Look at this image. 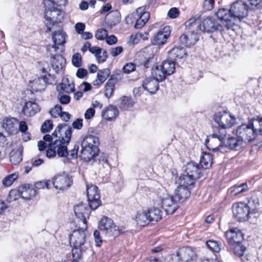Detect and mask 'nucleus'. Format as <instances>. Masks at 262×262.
Instances as JSON below:
<instances>
[{"instance_id": "obj_1", "label": "nucleus", "mask_w": 262, "mask_h": 262, "mask_svg": "<svg viewBox=\"0 0 262 262\" xmlns=\"http://www.w3.org/2000/svg\"><path fill=\"white\" fill-rule=\"evenodd\" d=\"M60 134L59 138H61L62 146L58 150V155L60 157H66L68 160L76 159L77 158L79 145L75 144L73 149L68 151L67 145L70 142L72 133V128L71 126L67 123L59 124L53 133V135L57 136V132Z\"/></svg>"}, {"instance_id": "obj_2", "label": "nucleus", "mask_w": 262, "mask_h": 262, "mask_svg": "<svg viewBox=\"0 0 262 262\" xmlns=\"http://www.w3.org/2000/svg\"><path fill=\"white\" fill-rule=\"evenodd\" d=\"M82 225L78 224V229L74 230L70 235V243L72 249V256L74 262H79L81 259V253L85 251L86 243V235L85 231L86 230L81 229Z\"/></svg>"}, {"instance_id": "obj_3", "label": "nucleus", "mask_w": 262, "mask_h": 262, "mask_svg": "<svg viewBox=\"0 0 262 262\" xmlns=\"http://www.w3.org/2000/svg\"><path fill=\"white\" fill-rule=\"evenodd\" d=\"M99 143L98 137L92 135L86 136L81 142L82 149L79 155L80 158L85 162L93 160L99 152Z\"/></svg>"}, {"instance_id": "obj_4", "label": "nucleus", "mask_w": 262, "mask_h": 262, "mask_svg": "<svg viewBox=\"0 0 262 262\" xmlns=\"http://www.w3.org/2000/svg\"><path fill=\"white\" fill-rule=\"evenodd\" d=\"M45 7L44 15L46 20L45 25L47 28V31H51L52 27L57 26L63 20L64 12L55 6Z\"/></svg>"}, {"instance_id": "obj_5", "label": "nucleus", "mask_w": 262, "mask_h": 262, "mask_svg": "<svg viewBox=\"0 0 262 262\" xmlns=\"http://www.w3.org/2000/svg\"><path fill=\"white\" fill-rule=\"evenodd\" d=\"M184 174L179 178L183 184L193 185L196 180L200 178L201 168L200 166L193 162H188L184 167Z\"/></svg>"}, {"instance_id": "obj_6", "label": "nucleus", "mask_w": 262, "mask_h": 262, "mask_svg": "<svg viewBox=\"0 0 262 262\" xmlns=\"http://www.w3.org/2000/svg\"><path fill=\"white\" fill-rule=\"evenodd\" d=\"M47 50L51 55V63L53 69L58 73L64 68L66 63L65 58L61 55L63 52V47L48 45Z\"/></svg>"}, {"instance_id": "obj_7", "label": "nucleus", "mask_w": 262, "mask_h": 262, "mask_svg": "<svg viewBox=\"0 0 262 262\" xmlns=\"http://www.w3.org/2000/svg\"><path fill=\"white\" fill-rule=\"evenodd\" d=\"M249 5L242 1L233 3L230 6L229 12L231 13L233 22L237 19L241 21L248 15Z\"/></svg>"}, {"instance_id": "obj_8", "label": "nucleus", "mask_w": 262, "mask_h": 262, "mask_svg": "<svg viewBox=\"0 0 262 262\" xmlns=\"http://www.w3.org/2000/svg\"><path fill=\"white\" fill-rule=\"evenodd\" d=\"M254 133L250 121L248 124H243L238 126L236 130L237 137L243 142H251L253 141L256 138Z\"/></svg>"}, {"instance_id": "obj_9", "label": "nucleus", "mask_w": 262, "mask_h": 262, "mask_svg": "<svg viewBox=\"0 0 262 262\" xmlns=\"http://www.w3.org/2000/svg\"><path fill=\"white\" fill-rule=\"evenodd\" d=\"M86 191L89 206L91 209L96 210L101 205L98 188L94 185H88Z\"/></svg>"}, {"instance_id": "obj_10", "label": "nucleus", "mask_w": 262, "mask_h": 262, "mask_svg": "<svg viewBox=\"0 0 262 262\" xmlns=\"http://www.w3.org/2000/svg\"><path fill=\"white\" fill-rule=\"evenodd\" d=\"M232 212L234 216L239 222H244L248 220L251 214H252L250 209L247 206L246 203L242 202L233 204Z\"/></svg>"}, {"instance_id": "obj_11", "label": "nucleus", "mask_w": 262, "mask_h": 262, "mask_svg": "<svg viewBox=\"0 0 262 262\" xmlns=\"http://www.w3.org/2000/svg\"><path fill=\"white\" fill-rule=\"evenodd\" d=\"M214 120L223 128H229L235 122V118L226 112H220L214 116Z\"/></svg>"}, {"instance_id": "obj_12", "label": "nucleus", "mask_w": 262, "mask_h": 262, "mask_svg": "<svg viewBox=\"0 0 262 262\" xmlns=\"http://www.w3.org/2000/svg\"><path fill=\"white\" fill-rule=\"evenodd\" d=\"M225 129L221 127L219 129V134H213L206 140L205 145L209 150L213 151L219 150V146L214 147L212 145L215 141H217L219 143V146H223V143L225 141L227 134Z\"/></svg>"}, {"instance_id": "obj_13", "label": "nucleus", "mask_w": 262, "mask_h": 262, "mask_svg": "<svg viewBox=\"0 0 262 262\" xmlns=\"http://www.w3.org/2000/svg\"><path fill=\"white\" fill-rule=\"evenodd\" d=\"M222 28V25L216 18L209 16L203 19L200 22L198 30L209 33L221 30Z\"/></svg>"}, {"instance_id": "obj_14", "label": "nucleus", "mask_w": 262, "mask_h": 262, "mask_svg": "<svg viewBox=\"0 0 262 262\" xmlns=\"http://www.w3.org/2000/svg\"><path fill=\"white\" fill-rule=\"evenodd\" d=\"M74 212L79 222L81 223V229H87L86 218H89L90 213V209L86 204L80 203L74 207Z\"/></svg>"}, {"instance_id": "obj_15", "label": "nucleus", "mask_w": 262, "mask_h": 262, "mask_svg": "<svg viewBox=\"0 0 262 262\" xmlns=\"http://www.w3.org/2000/svg\"><path fill=\"white\" fill-rule=\"evenodd\" d=\"M216 14L218 18L222 21V25L227 30H233V27L235 26L236 22H233V19L232 18L229 9L225 8L220 9Z\"/></svg>"}, {"instance_id": "obj_16", "label": "nucleus", "mask_w": 262, "mask_h": 262, "mask_svg": "<svg viewBox=\"0 0 262 262\" xmlns=\"http://www.w3.org/2000/svg\"><path fill=\"white\" fill-rule=\"evenodd\" d=\"M54 187L60 190L68 188L72 184V180L64 173L55 176L52 181Z\"/></svg>"}, {"instance_id": "obj_17", "label": "nucleus", "mask_w": 262, "mask_h": 262, "mask_svg": "<svg viewBox=\"0 0 262 262\" xmlns=\"http://www.w3.org/2000/svg\"><path fill=\"white\" fill-rule=\"evenodd\" d=\"M225 236L229 245L241 243L244 239L242 232L236 228L230 229L226 231Z\"/></svg>"}, {"instance_id": "obj_18", "label": "nucleus", "mask_w": 262, "mask_h": 262, "mask_svg": "<svg viewBox=\"0 0 262 262\" xmlns=\"http://www.w3.org/2000/svg\"><path fill=\"white\" fill-rule=\"evenodd\" d=\"M170 33L169 26H165L162 29L155 34L151 41L154 45H161L164 44Z\"/></svg>"}, {"instance_id": "obj_19", "label": "nucleus", "mask_w": 262, "mask_h": 262, "mask_svg": "<svg viewBox=\"0 0 262 262\" xmlns=\"http://www.w3.org/2000/svg\"><path fill=\"white\" fill-rule=\"evenodd\" d=\"M161 201L163 208L167 214H172L177 210L179 202L174 196L167 195Z\"/></svg>"}, {"instance_id": "obj_20", "label": "nucleus", "mask_w": 262, "mask_h": 262, "mask_svg": "<svg viewBox=\"0 0 262 262\" xmlns=\"http://www.w3.org/2000/svg\"><path fill=\"white\" fill-rule=\"evenodd\" d=\"M179 180L180 185L175 190L174 196L179 202H182L190 196V191L188 187L192 185L183 184L181 183V179H179Z\"/></svg>"}, {"instance_id": "obj_21", "label": "nucleus", "mask_w": 262, "mask_h": 262, "mask_svg": "<svg viewBox=\"0 0 262 262\" xmlns=\"http://www.w3.org/2000/svg\"><path fill=\"white\" fill-rule=\"evenodd\" d=\"M199 30H191V32L187 34H183L179 38L180 42L181 44L190 47L194 45L199 40L198 36Z\"/></svg>"}, {"instance_id": "obj_22", "label": "nucleus", "mask_w": 262, "mask_h": 262, "mask_svg": "<svg viewBox=\"0 0 262 262\" xmlns=\"http://www.w3.org/2000/svg\"><path fill=\"white\" fill-rule=\"evenodd\" d=\"M179 259L183 261L193 260L196 257L195 252L190 247H183L177 253Z\"/></svg>"}, {"instance_id": "obj_23", "label": "nucleus", "mask_w": 262, "mask_h": 262, "mask_svg": "<svg viewBox=\"0 0 262 262\" xmlns=\"http://www.w3.org/2000/svg\"><path fill=\"white\" fill-rule=\"evenodd\" d=\"M40 111V107L35 101H29L23 106L21 113L27 117L34 116Z\"/></svg>"}, {"instance_id": "obj_24", "label": "nucleus", "mask_w": 262, "mask_h": 262, "mask_svg": "<svg viewBox=\"0 0 262 262\" xmlns=\"http://www.w3.org/2000/svg\"><path fill=\"white\" fill-rule=\"evenodd\" d=\"M18 120L14 118H6L3 120V126L9 134H15L18 132Z\"/></svg>"}, {"instance_id": "obj_25", "label": "nucleus", "mask_w": 262, "mask_h": 262, "mask_svg": "<svg viewBox=\"0 0 262 262\" xmlns=\"http://www.w3.org/2000/svg\"><path fill=\"white\" fill-rule=\"evenodd\" d=\"M142 86L151 94H154L159 90V82L154 77H149L143 81Z\"/></svg>"}, {"instance_id": "obj_26", "label": "nucleus", "mask_w": 262, "mask_h": 262, "mask_svg": "<svg viewBox=\"0 0 262 262\" xmlns=\"http://www.w3.org/2000/svg\"><path fill=\"white\" fill-rule=\"evenodd\" d=\"M75 89L74 84L73 82H70L68 78H63L62 82L59 83L56 86L57 92L60 94L71 93Z\"/></svg>"}, {"instance_id": "obj_27", "label": "nucleus", "mask_w": 262, "mask_h": 262, "mask_svg": "<svg viewBox=\"0 0 262 262\" xmlns=\"http://www.w3.org/2000/svg\"><path fill=\"white\" fill-rule=\"evenodd\" d=\"M169 58L174 60L185 59L187 53L184 48L182 47H174L168 53Z\"/></svg>"}, {"instance_id": "obj_28", "label": "nucleus", "mask_w": 262, "mask_h": 262, "mask_svg": "<svg viewBox=\"0 0 262 262\" xmlns=\"http://www.w3.org/2000/svg\"><path fill=\"white\" fill-rule=\"evenodd\" d=\"M62 141L61 138L59 139H55L53 142L50 143L48 146V149L46 151V156L48 158L55 157L56 154L58 155V150L60 146H62Z\"/></svg>"}, {"instance_id": "obj_29", "label": "nucleus", "mask_w": 262, "mask_h": 262, "mask_svg": "<svg viewBox=\"0 0 262 262\" xmlns=\"http://www.w3.org/2000/svg\"><path fill=\"white\" fill-rule=\"evenodd\" d=\"M118 114L119 111L116 106L110 105L104 108L101 115L103 119L110 121L115 119L118 116Z\"/></svg>"}, {"instance_id": "obj_30", "label": "nucleus", "mask_w": 262, "mask_h": 262, "mask_svg": "<svg viewBox=\"0 0 262 262\" xmlns=\"http://www.w3.org/2000/svg\"><path fill=\"white\" fill-rule=\"evenodd\" d=\"M19 187L21 198L24 200H30L36 194V191L35 188L29 184H25Z\"/></svg>"}, {"instance_id": "obj_31", "label": "nucleus", "mask_w": 262, "mask_h": 262, "mask_svg": "<svg viewBox=\"0 0 262 262\" xmlns=\"http://www.w3.org/2000/svg\"><path fill=\"white\" fill-rule=\"evenodd\" d=\"M120 20L121 14L118 10L111 11L105 17L106 24L111 27L119 23Z\"/></svg>"}, {"instance_id": "obj_32", "label": "nucleus", "mask_w": 262, "mask_h": 262, "mask_svg": "<svg viewBox=\"0 0 262 262\" xmlns=\"http://www.w3.org/2000/svg\"><path fill=\"white\" fill-rule=\"evenodd\" d=\"M243 142L239 138L229 137L226 141L223 143V146H225L230 149L238 150L242 146Z\"/></svg>"}, {"instance_id": "obj_33", "label": "nucleus", "mask_w": 262, "mask_h": 262, "mask_svg": "<svg viewBox=\"0 0 262 262\" xmlns=\"http://www.w3.org/2000/svg\"><path fill=\"white\" fill-rule=\"evenodd\" d=\"M161 68L167 75H170L173 74L175 71L176 62L173 60L169 58L167 60L163 61Z\"/></svg>"}, {"instance_id": "obj_34", "label": "nucleus", "mask_w": 262, "mask_h": 262, "mask_svg": "<svg viewBox=\"0 0 262 262\" xmlns=\"http://www.w3.org/2000/svg\"><path fill=\"white\" fill-rule=\"evenodd\" d=\"M110 75V71L107 68L99 70L97 75V79L93 83V85L97 86L101 85L109 77Z\"/></svg>"}, {"instance_id": "obj_35", "label": "nucleus", "mask_w": 262, "mask_h": 262, "mask_svg": "<svg viewBox=\"0 0 262 262\" xmlns=\"http://www.w3.org/2000/svg\"><path fill=\"white\" fill-rule=\"evenodd\" d=\"M67 35L62 30L54 31L52 34V38L54 43L53 46L62 45L66 42V38Z\"/></svg>"}, {"instance_id": "obj_36", "label": "nucleus", "mask_w": 262, "mask_h": 262, "mask_svg": "<svg viewBox=\"0 0 262 262\" xmlns=\"http://www.w3.org/2000/svg\"><path fill=\"white\" fill-rule=\"evenodd\" d=\"M31 88L35 92H42L45 90L47 84L42 77H38L30 81Z\"/></svg>"}, {"instance_id": "obj_37", "label": "nucleus", "mask_w": 262, "mask_h": 262, "mask_svg": "<svg viewBox=\"0 0 262 262\" xmlns=\"http://www.w3.org/2000/svg\"><path fill=\"white\" fill-rule=\"evenodd\" d=\"M150 223L158 222L162 219L161 210L156 207H153L146 210Z\"/></svg>"}, {"instance_id": "obj_38", "label": "nucleus", "mask_w": 262, "mask_h": 262, "mask_svg": "<svg viewBox=\"0 0 262 262\" xmlns=\"http://www.w3.org/2000/svg\"><path fill=\"white\" fill-rule=\"evenodd\" d=\"M114 224V222L111 218L104 216L99 221L98 228L101 231V234H103Z\"/></svg>"}, {"instance_id": "obj_39", "label": "nucleus", "mask_w": 262, "mask_h": 262, "mask_svg": "<svg viewBox=\"0 0 262 262\" xmlns=\"http://www.w3.org/2000/svg\"><path fill=\"white\" fill-rule=\"evenodd\" d=\"M135 220L137 224L142 226H145L150 223L146 210L138 212Z\"/></svg>"}, {"instance_id": "obj_40", "label": "nucleus", "mask_w": 262, "mask_h": 262, "mask_svg": "<svg viewBox=\"0 0 262 262\" xmlns=\"http://www.w3.org/2000/svg\"><path fill=\"white\" fill-rule=\"evenodd\" d=\"M213 164L212 156L210 153L202 152V156L200 159V164L205 169H208L211 167Z\"/></svg>"}, {"instance_id": "obj_41", "label": "nucleus", "mask_w": 262, "mask_h": 262, "mask_svg": "<svg viewBox=\"0 0 262 262\" xmlns=\"http://www.w3.org/2000/svg\"><path fill=\"white\" fill-rule=\"evenodd\" d=\"M255 136L262 135V118L253 119L250 121Z\"/></svg>"}, {"instance_id": "obj_42", "label": "nucleus", "mask_w": 262, "mask_h": 262, "mask_svg": "<svg viewBox=\"0 0 262 262\" xmlns=\"http://www.w3.org/2000/svg\"><path fill=\"white\" fill-rule=\"evenodd\" d=\"M122 232V230L120 228L114 224L111 228L106 231L103 234L110 238V239H114L118 237Z\"/></svg>"}, {"instance_id": "obj_43", "label": "nucleus", "mask_w": 262, "mask_h": 262, "mask_svg": "<svg viewBox=\"0 0 262 262\" xmlns=\"http://www.w3.org/2000/svg\"><path fill=\"white\" fill-rule=\"evenodd\" d=\"M246 205L250 209L252 213L255 214L258 212V208L259 206V200L256 196H252Z\"/></svg>"}, {"instance_id": "obj_44", "label": "nucleus", "mask_w": 262, "mask_h": 262, "mask_svg": "<svg viewBox=\"0 0 262 262\" xmlns=\"http://www.w3.org/2000/svg\"><path fill=\"white\" fill-rule=\"evenodd\" d=\"M248 189L247 184L244 183L239 185H235L231 187L229 189L228 191L231 194L236 195L247 191Z\"/></svg>"}, {"instance_id": "obj_45", "label": "nucleus", "mask_w": 262, "mask_h": 262, "mask_svg": "<svg viewBox=\"0 0 262 262\" xmlns=\"http://www.w3.org/2000/svg\"><path fill=\"white\" fill-rule=\"evenodd\" d=\"M230 245L234 255L238 257H242L244 255L246 250V247L243 245L242 242Z\"/></svg>"}, {"instance_id": "obj_46", "label": "nucleus", "mask_w": 262, "mask_h": 262, "mask_svg": "<svg viewBox=\"0 0 262 262\" xmlns=\"http://www.w3.org/2000/svg\"><path fill=\"white\" fill-rule=\"evenodd\" d=\"M139 61L141 65H143L145 68H149L154 63V57L153 55L146 57L144 53H142L140 55Z\"/></svg>"}, {"instance_id": "obj_47", "label": "nucleus", "mask_w": 262, "mask_h": 262, "mask_svg": "<svg viewBox=\"0 0 262 262\" xmlns=\"http://www.w3.org/2000/svg\"><path fill=\"white\" fill-rule=\"evenodd\" d=\"M120 100L121 103L120 108L123 111L128 110L129 108L132 107L135 103L130 97L123 96L120 98Z\"/></svg>"}, {"instance_id": "obj_48", "label": "nucleus", "mask_w": 262, "mask_h": 262, "mask_svg": "<svg viewBox=\"0 0 262 262\" xmlns=\"http://www.w3.org/2000/svg\"><path fill=\"white\" fill-rule=\"evenodd\" d=\"M23 160L22 154L20 151L17 150L11 153L10 161L13 165L19 164Z\"/></svg>"}, {"instance_id": "obj_49", "label": "nucleus", "mask_w": 262, "mask_h": 262, "mask_svg": "<svg viewBox=\"0 0 262 262\" xmlns=\"http://www.w3.org/2000/svg\"><path fill=\"white\" fill-rule=\"evenodd\" d=\"M136 13L138 16L147 23L150 18V13L148 11H145V8L144 7H139L136 9Z\"/></svg>"}, {"instance_id": "obj_50", "label": "nucleus", "mask_w": 262, "mask_h": 262, "mask_svg": "<svg viewBox=\"0 0 262 262\" xmlns=\"http://www.w3.org/2000/svg\"><path fill=\"white\" fill-rule=\"evenodd\" d=\"M206 246L208 249L214 252H219L221 250V245L217 242L213 240L207 241Z\"/></svg>"}, {"instance_id": "obj_51", "label": "nucleus", "mask_w": 262, "mask_h": 262, "mask_svg": "<svg viewBox=\"0 0 262 262\" xmlns=\"http://www.w3.org/2000/svg\"><path fill=\"white\" fill-rule=\"evenodd\" d=\"M68 3V0H43L45 6H66Z\"/></svg>"}, {"instance_id": "obj_52", "label": "nucleus", "mask_w": 262, "mask_h": 262, "mask_svg": "<svg viewBox=\"0 0 262 262\" xmlns=\"http://www.w3.org/2000/svg\"><path fill=\"white\" fill-rule=\"evenodd\" d=\"M200 22L195 17L190 18L188 21H186L185 25L188 29H193L196 28V30L199 29Z\"/></svg>"}, {"instance_id": "obj_53", "label": "nucleus", "mask_w": 262, "mask_h": 262, "mask_svg": "<svg viewBox=\"0 0 262 262\" xmlns=\"http://www.w3.org/2000/svg\"><path fill=\"white\" fill-rule=\"evenodd\" d=\"M123 74L120 70L116 71L114 73L111 75L108 81L116 84L117 83L120 82L122 79Z\"/></svg>"}, {"instance_id": "obj_54", "label": "nucleus", "mask_w": 262, "mask_h": 262, "mask_svg": "<svg viewBox=\"0 0 262 262\" xmlns=\"http://www.w3.org/2000/svg\"><path fill=\"white\" fill-rule=\"evenodd\" d=\"M115 89V85L107 81L105 85V96L107 98H111Z\"/></svg>"}, {"instance_id": "obj_55", "label": "nucleus", "mask_w": 262, "mask_h": 262, "mask_svg": "<svg viewBox=\"0 0 262 262\" xmlns=\"http://www.w3.org/2000/svg\"><path fill=\"white\" fill-rule=\"evenodd\" d=\"M21 197L20 187L18 190H11L9 193L8 200L11 202L18 200Z\"/></svg>"}, {"instance_id": "obj_56", "label": "nucleus", "mask_w": 262, "mask_h": 262, "mask_svg": "<svg viewBox=\"0 0 262 262\" xmlns=\"http://www.w3.org/2000/svg\"><path fill=\"white\" fill-rule=\"evenodd\" d=\"M18 177V174L14 173L6 177L3 180V183L5 186H10Z\"/></svg>"}, {"instance_id": "obj_57", "label": "nucleus", "mask_w": 262, "mask_h": 262, "mask_svg": "<svg viewBox=\"0 0 262 262\" xmlns=\"http://www.w3.org/2000/svg\"><path fill=\"white\" fill-rule=\"evenodd\" d=\"M72 62L73 66L76 68H79L82 66V57L80 53H75L72 58Z\"/></svg>"}, {"instance_id": "obj_58", "label": "nucleus", "mask_w": 262, "mask_h": 262, "mask_svg": "<svg viewBox=\"0 0 262 262\" xmlns=\"http://www.w3.org/2000/svg\"><path fill=\"white\" fill-rule=\"evenodd\" d=\"M250 5L249 9H260L262 8V0H248Z\"/></svg>"}, {"instance_id": "obj_59", "label": "nucleus", "mask_w": 262, "mask_h": 262, "mask_svg": "<svg viewBox=\"0 0 262 262\" xmlns=\"http://www.w3.org/2000/svg\"><path fill=\"white\" fill-rule=\"evenodd\" d=\"M53 123L51 120H47L45 121L41 127V132L42 133L49 132L53 128Z\"/></svg>"}, {"instance_id": "obj_60", "label": "nucleus", "mask_w": 262, "mask_h": 262, "mask_svg": "<svg viewBox=\"0 0 262 262\" xmlns=\"http://www.w3.org/2000/svg\"><path fill=\"white\" fill-rule=\"evenodd\" d=\"M101 233V232L99 229L95 230L93 233L95 244L97 247H100L103 242L102 237L100 235Z\"/></svg>"}, {"instance_id": "obj_61", "label": "nucleus", "mask_w": 262, "mask_h": 262, "mask_svg": "<svg viewBox=\"0 0 262 262\" xmlns=\"http://www.w3.org/2000/svg\"><path fill=\"white\" fill-rule=\"evenodd\" d=\"M108 35L107 31L104 29H99L97 31L95 34L96 38L100 40L106 39Z\"/></svg>"}, {"instance_id": "obj_62", "label": "nucleus", "mask_w": 262, "mask_h": 262, "mask_svg": "<svg viewBox=\"0 0 262 262\" xmlns=\"http://www.w3.org/2000/svg\"><path fill=\"white\" fill-rule=\"evenodd\" d=\"M62 112V107L59 105H57L54 108H52L50 111V113L52 117L57 118L60 116Z\"/></svg>"}, {"instance_id": "obj_63", "label": "nucleus", "mask_w": 262, "mask_h": 262, "mask_svg": "<svg viewBox=\"0 0 262 262\" xmlns=\"http://www.w3.org/2000/svg\"><path fill=\"white\" fill-rule=\"evenodd\" d=\"M156 76L155 79L158 80V82L162 81L164 80L167 76L166 73L164 72L163 70L161 68V69H157L156 72Z\"/></svg>"}, {"instance_id": "obj_64", "label": "nucleus", "mask_w": 262, "mask_h": 262, "mask_svg": "<svg viewBox=\"0 0 262 262\" xmlns=\"http://www.w3.org/2000/svg\"><path fill=\"white\" fill-rule=\"evenodd\" d=\"M124 73L129 74L136 70V64L132 62L127 63L122 69Z\"/></svg>"}]
</instances>
